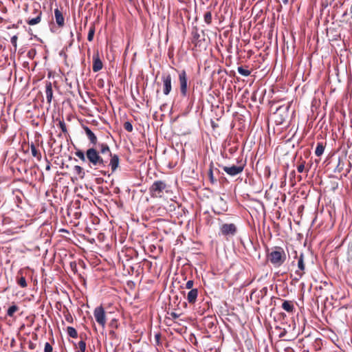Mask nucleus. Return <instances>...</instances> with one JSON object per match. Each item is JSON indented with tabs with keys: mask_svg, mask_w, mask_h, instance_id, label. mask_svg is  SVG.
<instances>
[{
	"mask_svg": "<svg viewBox=\"0 0 352 352\" xmlns=\"http://www.w3.org/2000/svg\"><path fill=\"white\" fill-rule=\"evenodd\" d=\"M75 155L82 162L87 163L91 168L100 170L102 175L110 176L111 173L107 170L108 167L111 168L113 173L117 170L120 164L119 156L112 154L107 143H99L98 148H89L85 153L82 150H77Z\"/></svg>",
	"mask_w": 352,
	"mask_h": 352,
	"instance_id": "1",
	"label": "nucleus"
},
{
	"mask_svg": "<svg viewBox=\"0 0 352 352\" xmlns=\"http://www.w3.org/2000/svg\"><path fill=\"white\" fill-rule=\"evenodd\" d=\"M267 261L274 267H280L286 261L287 255L284 249L279 246H275L267 254Z\"/></svg>",
	"mask_w": 352,
	"mask_h": 352,
	"instance_id": "2",
	"label": "nucleus"
},
{
	"mask_svg": "<svg viewBox=\"0 0 352 352\" xmlns=\"http://www.w3.org/2000/svg\"><path fill=\"white\" fill-rule=\"evenodd\" d=\"M167 184L164 181H155L149 188V193L151 197H162L164 191L166 189Z\"/></svg>",
	"mask_w": 352,
	"mask_h": 352,
	"instance_id": "3",
	"label": "nucleus"
},
{
	"mask_svg": "<svg viewBox=\"0 0 352 352\" xmlns=\"http://www.w3.org/2000/svg\"><path fill=\"white\" fill-rule=\"evenodd\" d=\"M179 82L181 95L186 97L188 92V78L184 69L179 72Z\"/></svg>",
	"mask_w": 352,
	"mask_h": 352,
	"instance_id": "4",
	"label": "nucleus"
},
{
	"mask_svg": "<svg viewBox=\"0 0 352 352\" xmlns=\"http://www.w3.org/2000/svg\"><path fill=\"white\" fill-rule=\"evenodd\" d=\"M94 316L96 321L104 328L106 324V314L104 308L102 306L96 307Z\"/></svg>",
	"mask_w": 352,
	"mask_h": 352,
	"instance_id": "5",
	"label": "nucleus"
},
{
	"mask_svg": "<svg viewBox=\"0 0 352 352\" xmlns=\"http://www.w3.org/2000/svg\"><path fill=\"white\" fill-rule=\"evenodd\" d=\"M298 258V270L295 272L296 277L294 278L295 280H298L300 278L302 277V276L305 274V263L304 260V254L300 253V254L297 257Z\"/></svg>",
	"mask_w": 352,
	"mask_h": 352,
	"instance_id": "6",
	"label": "nucleus"
},
{
	"mask_svg": "<svg viewBox=\"0 0 352 352\" xmlns=\"http://www.w3.org/2000/svg\"><path fill=\"white\" fill-rule=\"evenodd\" d=\"M245 165H232L231 166H222L223 170L230 176L234 177L241 173L244 169Z\"/></svg>",
	"mask_w": 352,
	"mask_h": 352,
	"instance_id": "7",
	"label": "nucleus"
},
{
	"mask_svg": "<svg viewBox=\"0 0 352 352\" xmlns=\"http://www.w3.org/2000/svg\"><path fill=\"white\" fill-rule=\"evenodd\" d=\"M220 231L223 236H234L237 228L234 223H224L221 226Z\"/></svg>",
	"mask_w": 352,
	"mask_h": 352,
	"instance_id": "8",
	"label": "nucleus"
},
{
	"mask_svg": "<svg viewBox=\"0 0 352 352\" xmlns=\"http://www.w3.org/2000/svg\"><path fill=\"white\" fill-rule=\"evenodd\" d=\"M162 81H163V93L164 95L167 96L170 94L172 85V78L170 74H164L162 77Z\"/></svg>",
	"mask_w": 352,
	"mask_h": 352,
	"instance_id": "9",
	"label": "nucleus"
},
{
	"mask_svg": "<svg viewBox=\"0 0 352 352\" xmlns=\"http://www.w3.org/2000/svg\"><path fill=\"white\" fill-rule=\"evenodd\" d=\"M103 67V63L99 55L98 51H96L93 55V71L98 72Z\"/></svg>",
	"mask_w": 352,
	"mask_h": 352,
	"instance_id": "10",
	"label": "nucleus"
},
{
	"mask_svg": "<svg viewBox=\"0 0 352 352\" xmlns=\"http://www.w3.org/2000/svg\"><path fill=\"white\" fill-rule=\"evenodd\" d=\"M83 129L90 143L92 144L94 146H96L98 144V138L96 135L88 126H83Z\"/></svg>",
	"mask_w": 352,
	"mask_h": 352,
	"instance_id": "11",
	"label": "nucleus"
},
{
	"mask_svg": "<svg viewBox=\"0 0 352 352\" xmlns=\"http://www.w3.org/2000/svg\"><path fill=\"white\" fill-rule=\"evenodd\" d=\"M45 96L47 99V102L49 106H50L52 98H53V91H52V85L51 82H46L45 83Z\"/></svg>",
	"mask_w": 352,
	"mask_h": 352,
	"instance_id": "12",
	"label": "nucleus"
},
{
	"mask_svg": "<svg viewBox=\"0 0 352 352\" xmlns=\"http://www.w3.org/2000/svg\"><path fill=\"white\" fill-rule=\"evenodd\" d=\"M198 296V290L197 289H192L190 290L187 294V300L188 302L193 305L196 302L197 298Z\"/></svg>",
	"mask_w": 352,
	"mask_h": 352,
	"instance_id": "13",
	"label": "nucleus"
},
{
	"mask_svg": "<svg viewBox=\"0 0 352 352\" xmlns=\"http://www.w3.org/2000/svg\"><path fill=\"white\" fill-rule=\"evenodd\" d=\"M54 16L57 25L59 27H63L65 24V19L62 12L58 8L54 10Z\"/></svg>",
	"mask_w": 352,
	"mask_h": 352,
	"instance_id": "14",
	"label": "nucleus"
},
{
	"mask_svg": "<svg viewBox=\"0 0 352 352\" xmlns=\"http://www.w3.org/2000/svg\"><path fill=\"white\" fill-rule=\"evenodd\" d=\"M282 308L289 312V313H292L294 310V304L292 301H289V300H284L283 304H282Z\"/></svg>",
	"mask_w": 352,
	"mask_h": 352,
	"instance_id": "15",
	"label": "nucleus"
},
{
	"mask_svg": "<svg viewBox=\"0 0 352 352\" xmlns=\"http://www.w3.org/2000/svg\"><path fill=\"white\" fill-rule=\"evenodd\" d=\"M305 162L304 160H302V157L300 158L299 161L298 162V165H297V170L298 173H303L304 171H305L306 173H308L309 170V168H305Z\"/></svg>",
	"mask_w": 352,
	"mask_h": 352,
	"instance_id": "16",
	"label": "nucleus"
},
{
	"mask_svg": "<svg viewBox=\"0 0 352 352\" xmlns=\"http://www.w3.org/2000/svg\"><path fill=\"white\" fill-rule=\"evenodd\" d=\"M41 20V12L38 11V15L36 16V17L28 20L27 21V23L30 25H36V24H38V23H40Z\"/></svg>",
	"mask_w": 352,
	"mask_h": 352,
	"instance_id": "17",
	"label": "nucleus"
},
{
	"mask_svg": "<svg viewBox=\"0 0 352 352\" xmlns=\"http://www.w3.org/2000/svg\"><path fill=\"white\" fill-rule=\"evenodd\" d=\"M324 151V146L323 145L322 142H318L317 144V146L316 148L315 154L316 156L320 157L321 156Z\"/></svg>",
	"mask_w": 352,
	"mask_h": 352,
	"instance_id": "18",
	"label": "nucleus"
},
{
	"mask_svg": "<svg viewBox=\"0 0 352 352\" xmlns=\"http://www.w3.org/2000/svg\"><path fill=\"white\" fill-rule=\"evenodd\" d=\"M31 153L32 155V156H34V157H36L38 159V160H41V153L38 151V150L36 148V146L32 144L31 145Z\"/></svg>",
	"mask_w": 352,
	"mask_h": 352,
	"instance_id": "19",
	"label": "nucleus"
},
{
	"mask_svg": "<svg viewBox=\"0 0 352 352\" xmlns=\"http://www.w3.org/2000/svg\"><path fill=\"white\" fill-rule=\"evenodd\" d=\"M19 307L16 305H12L7 310V315L9 317H13L15 312L18 311Z\"/></svg>",
	"mask_w": 352,
	"mask_h": 352,
	"instance_id": "20",
	"label": "nucleus"
},
{
	"mask_svg": "<svg viewBox=\"0 0 352 352\" xmlns=\"http://www.w3.org/2000/svg\"><path fill=\"white\" fill-rule=\"evenodd\" d=\"M67 334L72 338H76L78 337V333L75 328L72 327H68L67 328Z\"/></svg>",
	"mask_w": 352,
	"mask_h": 352,
	"instance_id": "21",
	"label": "nucleus"
},
{
	"mask_svg": "<svg viewBox=\"0 0 352 352\" xmlns=\"http://www.w3.org/2000/svg\"><path fill=\"white\" fill-rule=\"evenodd\" d=\"M94 34H95V26L94 24H92V25H91V26L89 28V30L88 35H87V40L89 41H93Z\"/></svg>",
	"mask_w": 352,
	"mask_h": 352,
	"instance_id": "22",
	"label": "nucleus"
},
{
	"mask_svg": "<svg viewBox=\"0 0 352 352\" xmlns=\"http://www.w3.org/2000/svg\"><path fill=\"white\" fill-rule=\"evenodd\" d=\"M238 72L243 76H248L250 75L251 74V72L247 69H245L244 67H239L238 69Z\"/></svg>",
	"mask_w": 352,
	"mask_h": 352,
	"instance_id": "23",
	"label": "nucleus"
},
{
	"mask_svg": "<svg viewBox=\"0 0 352 352\" xmlns=\"http://www.w3.org/2000/svg\"><path fill=\"white\" fill-rule=\"evenodd\" d=\"M212 168H213V164H212V162H211L210 164V168L208 170V177L210 178V182L212 184H214L217 182V180L214 177Z\"/></svg>",
	"mask_w": 352,
	"mask_h": 352,
	"instance_id": "24",
	"label": "nucleus"
},
{
	"mask_svg": "<svg viewBox=\"0 0 352 352\" xmlns=\"http://www.w3.org/2000/svg\"><path fill=\"white\" fill-rule=\"evenodd\" d=\"M16 281H17L18 285H20L23 288H25L28 286L26 279L23 276L18 277Z\"/></svg>",
	"mask_w": 352,
	"mask_h": 352,
	"instance_id": "25",
	"label": "nucleus"
},
{
	"mask_svg": "<svg viewBox=\"0 0 352 352\" xmlns=\"http://www.w3.org/2000/svg\"><path fill=\"white\" fill-rule=\"evenodd\" d=\"M204 21L207 24H210L211 22H212V14H211V12L208 11V12H205V14L204 15Z\"/></svg>",
	"mask_w": 352,
	"mask_h": 352,
	"instance_id": "26",
	"label": "nucleus"
},
{
	"mask_svg": "<svg viewBox=\"0 0 352 352\" xmlns=\"http://www.w3.org/2000/svg\"><path fill=\"white\" fill-rule=\"evenodd\" d=\"M63 314H64V317H65V320L67 322H68L69 323H72L74 321L73 317H72V314L69 312V311L67 310Z\"/></svg>",
	"mask_w": 352,
	"mask_h": 352,
	"instance_id": "27",
	"label": "nucleus"
},
{
	"mask_svg": "<svg viewBox=\"0 0 352 352\" xmlns=\"http://www.w3.org/2000/svg\"><path fill=\"white\" fill-rule=\"evenodd\" d=\"M74 171L76 174L78 175H80L81 177H83L85 175V172L83 170V168L80 166H74Z\"/></svg>",
	"mask_w": 352,
	"mask_h": 352,
	"instance_id": "28",
	"label": "nucleus"
},
{
	"mask_svg": "<svg viewBox=\"0 0 352 352\" xmlns=\"http://www.w3.org/2000/svg\"><path fill=\"white\" fill-rule=\"evenodd\" d=\"M17 40H18L17 35H14L13 36H12L11 40H10L11 43L12 44V45L14 47V52L16 51V49H17Z\"/></svg>",
	"mask_w": 352,
	"mask_h": 352,
	"instance_id": "29",
	"label": "nucleus"
},
{
	"mask_svg": "<svg viewBox=\"0 0 352 352\" xmlns=\"http://www.w3.org/2000/svg\"><path fill=\"white\" fill-rule=\"evenodd\" d=\"M58 126L63 133L66 134L67 133L66 124L65 123L64 120H60L58 122Z\"/></svg>",
	"mask_w": 352,
	"mask_h": 352,
	"instance_id": "30",
	"label": "nucleus"
},
{
	"mask_svg": "<svg viewBox=\"0 0 352 352\" xmlns=\"http://www.w3.org/2000/svg\"><path fill=\"white\" fill-rule=\"evenodd\" d=\"M78 348H79V351L78 352H85V349H86V343L85 341L83 340H80L78 343Z\"/></svg>",
	"mask_w": 352,
	"mask_h": 352,
	"instance_id": "31",
	"label": "nucleus"
},
{
	"mask_svg": "<svg viewBox=\"0 0 352 352\" xmlns=\"http://www.w3.org/2000/svg\"><path fill=\"white\" fill-rule=\"evenodd\" d=\"M124 129L129 132H131L133 131V125L130 122H126L124 124Z\"/></svg>",
	"mask_w": 352,
	"mask_h": 352,
	"instance_id": "32",
	"label": "nucleus"
},
{
	"mask_svg": "<svg viewBox=\"0 0 352 352\" xmlns=\"http://www.w3.org/2000/svg\"><path fill=\"white\" fill-rule=\"evenodd\" d=\"M199 36H200V35L197 30L195 32H192V37H193L192 42L197 43L199 41Z\"/></svg>",
	"mask_w": 352,
	"mask_h": 352,
	"instance_id": "33",
	"label": "nucleus"
},
{
	"mask_svg": "<svg viewBox=\"0 0 352 352\" xmlns=\"http://www.w3.org/2000/svg\"><path fill=\"white\" fill-rule=\"evenodd\" d=\"M53 348L49 342L45 344L44 352H52Z\"/></svg>",
	"mask_w": 352,
	"mask_h": 352,
	"instance_id": "34",
	"label": "nucleus"
},
{
	"mask_svg": "<svg viewBox=\"0 0 352 352\" xmlns=\"http://www.w3.org/2000/svg\"><path fill=\"white\" fill-rule=\"evenodd\" d=\"M193 285H194V281L192 280H189L186 283V288L191 290L192 289Z\"/></svg>",
	"mask_w": 352,
	"mask_h": 352,
	"instance_id": "35",
	"label": "nucleus"
},
{
	"mask_svg": "<svg viewBox=\"0 0 352 352\" xmlns=\"http://www.w3.org/2000/svg\"><path fill=\"white\" fill-rule=\"evenodd\" d=\"M110 326L111 327H116V328H118V322H117V320L116 319H113L111 322H110Z\"/></svg>",
	"mask_w": 352,
	"mask_h": 352,
	"instance_id": "36",
	"label": "nucleus"
},
{
	"mask_svg": "<svg viewBox=\"0 0 352 352\" xmlns=\"http://www.w3.org/2000/svg\"><path fill=\"white\" fill-rule=\"evenodd\" d=\"M45 160H46V162H47V166H46V167H45V170L49 171V170H50V169H51V163H50V162L47 160V158H45Z\"/></svg>",
	"mask_w": 352,
	"mask_h": 352,
	"instance_id": "37",
	"label": "nucleus"
},
{
	"mask_svg": "<svg viewBox=\"0 0 352 352\" xmlns=\"http://www.w3.org/2000/svg\"><path fill=\"white\" fill-rule=\"evenodd\" d=\"M267 292V287H263L261 290H260L261 296H263L264 294H265Z\"/></svg>",
	"mask_w": 352,
	"mask_h": 352,
	"instance_id": "38",
	"label": "nucleus"
},
{
	"mask_svg": "<svg viewBox=\"0 0 352 352\" xmlns=\"http://www.w3.org/2000/svg\"><path fill=\"white\" fill-rule=\"evenodd\" d=\"M287 333V331L283 329L279 334V338H283Z\"/></svg>",
	"mask_w": 352,
	"mask_h": 352,
	"instance_id": "39",
	"label": "nucleus"
},
{
	"mask_svg": "<svg viewBox=\"0 0 352 352\" xmlns=\"http://www.w3.org/2000/svg\"><path fill=\"white\" fill-rule=\"evenodd\" d=\"M170 316L173 318H177L179 317V315L175 312H172L170 314Z\"/></svg>",
	"mask_w": 352,
	"mask_h": 352,
	"instance_id": "40",
	"label": "nucleus"
},
{
	"mask_svg": "<svg viewBox=\"0 0 352 352\" xmlns=\"http://www.w3.org/2000/svg\"><path fill=\"white\" fill-rule=\"evenodd\" d=\"M35 347V344L34 343H32V342H30L29 344V348L30 349H34Z\"/></svg>",
	"mask_w": 352,
	"mask_h": 352,
	"instance_id": "41",
	"label": "nucleus"
},
{
	"mask_svg": "<svg viewBox=\"0 0 352 352\" xmlns=\"http://www.w3.org/2000/svg\"><path fill=\"white\" fill-rule=\"evenodd\" d=\"M282 2L284 3V4H287L288 3V1L289 0H281Z\"/></svg>",
	"mask_w": 352,
	"mask_h": 352,
	"instance_id": "42",
	"label": "nucleus"
},
{
	"mask_svg": "<svg viewBox=\"0 0 352 352\" xmlns=\"http://www.w3.org/2000/svg\"><path fill=\"white\" fill-rule=\"evenodd\" d=\"M128 1L131 4H133L135 3V0H128Z\"/></svg>",
	"mask_w": 352,
	"mask_h": 352,
	"instance_id": "43",
	"label": "nucleus"
},
{
	"mask_svg": "<svg viewBox=\"0 0 352 352\" xmlns=\"http://www.w3.org/2000/svg\"><path fill=\"white\" fill-rule=\"evenodd\" d=\"M12 28H18V25H16V24H13V25H12Z\"/></svg>",
	"mask_w": 352,
	"mask_h": 352,
	"instance_id": "44",
	"label": "nucleus"
},
{
	"mask_svg": "<svg viewBox=\"0 0 352 352\" xmlns=\"http://www.w3.org/2000/svg\"><path fill=\"white\" fill-rule=\"evenodd\" d=\"M3 19L0 17V21H2Z\"/></svg>",
	"mask_w": 352,
	"mask_h": 352,
	"instance_id": "45",
	"label": "nucleus"
}]
</instances>
